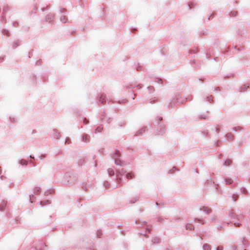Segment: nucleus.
Masks as SVG:
<instances>
[{
  "instance_id": "nucleus-1",
  "label": "nucleus",
  "mask_w": 250,
  "mask_h": 250,
  "mask_svg": "<svg viewBox=\"0 0 250 250\" xmlns=\"http://www.w3.org/2000/svg\"><path fill=\"white\" fill-rule=\"evenodd\" d=\"M188 99V98H185L182 96L180 94H176L174 98L169 102V107L171 108H174L177 105L179 104H183Z\"/></svg>"
},
{
  "instance_id": "nucleus-2",
  "label": "nucleus",
  "mask_w": 250,
  "mask_h": 250,
  "mask_svg": "<svg viewBox=\"0 0 250 250\" xmlns=\"http://www.w3.org/2000/svg\"><path fill=\"white\" fill-rule=\"evenodd\" d=\"M120 156V153L119 150H116L112 154V157L114 159L115 164L116 165L120 166L121 167H123L125 165V163L122 161L120 159H119V157Z\"/></svg>"
},
{
  "instance_id": "nucleus-3",
  "label": "nucleus",
  "mask_w": 250,
  "mask_h": 250,
  "mask_svg": "<svg viewBox=\"0 0 250 250\" xmlns=\"http://www.w3.org/2000/svg\"><path fill=\"white\" fill-rule=\"evenodd\" d=\"M229 216L230 217L231 219H236L238 221H242L244 218L243 215L234 214L232 210H231L229 212Z\"/></svg>"
},
{
  "instance_id": "nucleus-4",
  "label": "nucleus",
  "mask_w": 250,
  "mask_h": 250,
  "mask_svg": "<svg viewBox=\"0 0 250 250\" xmlns=\"http://www.w3.org/2000/svg\"><path fill=\"white\" fill-rule=\"evenodd\" d=\"M125 171L123 169H121V170H118L116 169V176L117 178L116 180L117 181L120 183H122V178L124 174H125Z\"/></svg>"
},
{
  "instance_id": "nucleus-5",
  "label": "nucleus",
  "mask_w": 250,
  "mask_h": 250,
  "mask_svg": "<svg viewBox=\"0 0 250 250\" xmlns=\"http://www.w3.org/2000/svg\"><path fill=\"white\" fill-rule=\"evenodd\" d=\"M82 141L85 144H88L90 141V136L86 133H83L82 135Z\"/></svg>"
},
{
  "instance_id": "nucleus-6",
  "label": "nucleus",
  "mask_w": 250,
  "mask_h": 250,
  "mask_svg": "<svg viewBox=\"0 0 250 250\" xmlns=\"http://www.w3.org/2000/svg\"><path fill=\"white\" fill-rule=\"evenodd\" d=\"M105 98H106V95L104 93H102V94H99L97 96V99L98 100V102L99 103H102V104H104L106 102Z\"/></svg>"
},
{
  "instance_id": "nucleus-7",
  "label": "nucleus",
  "mask_w": 250,
  "mask_h": 250,
  "mask_svg": "<svg viewBox=\"0 0 250 250\" xmlns=\"http://www.w3.org/2000/svg\"><path fill=\"white\" fill-rule=\"evenodd\" d=\"M41 191V188L38 187H36L34 188V194H32L30 195V202L31 203L33 202V197L34 196V194H38L39 192Z\"/></svg>"
},
{
  "instance_id": "nucleus-8",
  "label": "nucleus",
  "mask_w": 250,
  "mask_h": 250,
  "mask_svg": "<svg viewBox=\"0 0 250 250\" xmlns=\"http://www.w3.org/2000/svg\"><path fill=\"white\" fill-rule=\"evenodd\" d=\"M8 9H9V7L8 6L4 7V8L3 9V11L2 13V16H1V17H2L1 21H4V22H6L5 14L6 12L8 11Z\"/></svg>"
},
{
  "instance_id": "nucleus-9",
  "label": "nucleus",
  "mask_w": 250,
  "mask_h": 250,
  "mask_svg": "<svg viewBox=\"0 0 250 250\" xmlns=\"http://www.w3.org/2000/svg\"><path fill=\"white\" fill-rule=\"evenodd\" d=\"M54 18V15L53 14H48L45 17V20L46 21H48L49 22H51L52 23V21H53Z\"/></svg>"
},
{
  "instance_id": "nucleus-10",
  "label": "nucleus",
  "mask_w": 250,
  "mask_h": 250,
  "mask_svg": "<svg viewBox=\"0 0 250 250\" xmlns=\"http://www.w3.org/2000/svg\"><path fill=\"white\" fill-rule=\"evenodd\" d=\"M7 201L2 200L0 204V211L4 210L6 207Z\"/></svg>"
},
{
  "instance_id": "nucleus-11",
  "label": "nucleus",
  "mask_w": 250,
  "mask_h": 250,
  "mask_svg": "<svg viewBox=\"0 0 250 250\" xmlns=\"http://www.w3.org/2000/svg\"><path fill=\"white\" fill-rule=\"evenodd\" d=\"M146 130V127L144 126L142 128H141L140 130L137 131L135 134L136 136H139L142 135V134L145 132Z\"/></svg>"
},
{
  "instance_id": "nucleus-12",
  "label": "nucleus",
  "mask_w": 250,
  "mask_h": 250,
  "mask_svg": "<svg viewBox=\"0 0 250 250\" xmlns=\"http://www.w3.org/2000/svg\"><path fill=\"white\" fill-rule=\"evenodd\" d=\"M53 135L54 138H56V139H58L60 138V133L57 129H54L53 130Z\"/></svg>"
},
{
  "instance_id": "nucleus-13",
  "label": "nucleus",
  "mask_w": 250,
  "mask_h": 250,
  "mask_svg": "<svg viewBox=\"0 0 250 250\" xmlns=\"http://www.w3.org/2000/svg\"><path fill=\"white\" fill-rule=\"evenodd\" d=\"M200 210L204 212L206 214L209 213L211 212V209L206 207H202Z\"/></svg>"
},
{
  "instance_id": "nucleus-14",
  "label": "nucleus",
  "mask_w": 250,
  "mask_h": 250,
  "mask_svg": "<svg viewBox=\"0 0 250 250\" xmlns=\"http://www.w3.org/2000/svg\"><path fill=\"white\" fill-rule=\"evenodd\" d=\"M166 130V128L165 126H161L160 127V130L158 133V135H163L165 133Z\"/></svg>"
},
{
  "instance_id": "nucleus-15",
  "label": "nucleus",
  "mask_w": 250,
  "mask_h": 250,
  "mask_svg": "<svg viewBox=\"0 0 250 250\" xmlns=\"http://www.w3.org/2000/svg\"><path fill=\"white\" fill-rule=\"evenodd\" d=\"M248 246V241L245 239L244 238L243 241H242V248L243 249L245 247H247Z\"/></svg>"
},
{
  "instance_id": "nucleus-16",
  "label": "nucleus",
  "mask_w": 250,
  "mask_h": 250,
  "mask_svg": "<svg viewBox=\"0 0 250 250\" xmlns=\"http://www.w3.org/2000/svg\"><path fill=\"white\" fill-rule=\"evenodd\" d=\"M134 173L132 172L127 173L125 174L126 179H131L134 177Z\"/></svg>"
},
{
  "instance_id": "nucleus-17",
  "label": "nucleus",
  "mask_w": 250,
  "mask_h": 250,
  "mask_svg": "<svg viewBox=\"0 0 250 250\" xmlns=\"http://www.w3.org/2000/svg\"><path fill=\"white\" fill-rule=\"evenodd\" d=\"M225 181L226 184H227V185L232 184L233 183V181L231 178H230L229 177H226L225 179Z\"/></svg>"
},
{
  "instance_id": "nucleus-18",
  "label": "nucleus",
  "mask_w": 250,
  "mask_h": 250,
  "mask_svg": "<svg viewBox=\"0 0 250 250\" xmlns=\"http://www.w3.org/2000/svg\"><path fill=\"white\" fill-rule=\"evenodd\" d=\"M203 250H211V247L208 244H204L203 246Z\"/></svg>"
},
{
  "instance_id": "nucleus-19",
  "label": "nucleus",
  "mask_w": 250,
  "mask_h": 250,
  "mask_svg": "<svg viewBox=\"0 0 250 250\" xmlns=\"http://www.w3.org/2000/svg\"><path fill=\"white\" fill-rule=\"evenodd\" d=\"M226 138L229 141H232L233 139V135L231 133H228L226 135Z\"/></svg>"
},
{
  "instance_id": "nucleus-20",
  "label": "nucleus",
  "mask_w": 250,
  "mask_h": 250,
  "mask_svg": "<svg viewBox=\"0 0 250 250\" xmlns=\"http://www.w3.org/2000/svg\"><path fill=\"white\" fill-rule=\"evenodd\" d=\"M194 227L193 225L191 224L188 223L186 225V229L188 230H193L194 229Z\"/></svg>"
},
{
  "instance_id": "nucleus-21",
  "label": "nucleus",
  "mask_w": 250,
  "mask_h": 250,
  "mask_svg": "<svg viewBox=\"0 0 250 250\" xmlns=\"http://www.w3.org/2000/svg\"><path fill=\"white\" fill-rule=\"evenodd\" d=\"M213 97H212V95H209V96H207L206 98V102H208L209 103H211L213 102Z\"/></svg>"
},
{
  "instance_id": "nucleus-22",
  "label": "nucleus",
  "mask_w": 250,
  "mask_h": 250,
  "mask_svg": "<svg viewBox=\"0 0 250 250\" xmlns=\"http://www.w3.org/2000/svg\"><path fill=\"white\" fill-rule=\"evenodd\" d=\"M90 186L91 185L85 183L83 184L82 188L85 190H87Z\"/></svg>"
},
{
  "instance_id": "nucleus-23",
  "label": "nucleus",
  "mask_w": 250,
  "mask_h": 250,
  "mask_svg": "<svg viewBox=\"0 0 250 250\" xmlns=\"http://www.w3.org/2000/svg\"><path fill=\"white\" fill-rule=\"evenodd\" d=\"M60 21L63 23H65L67 21V17L64 15H62L60 17Z\"/></svg>"
},
{
  "instance_id": "nucleus-24",
  "label": "nucleus",
  "mask_w": 250,
  "mask_h": 250,
  "mask_svg": "<svg viewBox=\"0 0 250 250\" xmlns=\"http://www.w3.org/2000/svg\"><path fill=\"white\" fill-rule=\"evenodd\" d=\"M151 241L154 244L159 243L160 242V239L157 237H155L153 238Z\"/></svg>"
},
{
  "instance_id": "nucleus-25",
  "label": "nucleus",
  "mask_w": 250,
  "mask_h": 250,
  "mask_svg": "<svg viewBox=\"0 0 250 250\" xmlns=\"http://www.w3.org/2000/svg\"><path fill=\"white\" fill-rule=\"evenodd\" d=\"M19 163L21 165L27 166L28 162L24 159H21L19 161Z\"/></svg>"
},
{
  "instance_id": "nucleus-26",
  "label": "nucleus",
  "mask_w": 250,
  "mask_h": 250,
  "mask_svg": "<svg viewBox=\"0 0 250 250\" xmlns=\"http://www.w3.org/2000/svg\"><path fill=\"white\" fill-rule=\"evenodd\" d=\"M107 172L109 176H111L114 175V171L112 168H108L107 169Z\"/></svg>"
},
{
  "instance_id": "nucleus-27",
  "label": "nucleus",
  "mask_w": 250,
  "mask_h": 250,
  "mask_svg": "<svg viewBox=\"0 0 250 250\" xmlns=\"http://www.w3.org/2000/svg\"><path fill=\"white\" fill-rule=\"evenodd\" d=\"M208 112H207L202 115H200L199 117L201 119H205L208 117Z\"/></svg>"
},
{
  "instance_id": "nucleus-28",
  "label": "nucleus",
  "mask_w": 250,
  "mask_h": 250,
  "mask_svg": "<svg viewBox=\"0 0 250 250\" xmlns=\"http://www.w3.org/2000/svg\"><path fill=\"white\" fill-rule=\"evenodd\" d=\"M2 33L4 35H6L7 36H10V34L9 31L6 29H2Z\"/></svg>"
},
{
  "instance_id": "nucleus-29",
  "label": "nucleus",
  "mask_w": 250,
  "mask_h": 250,
  "mask_svg": "<svg viewBox=\"0 0 250 250\" xmlns=\"http://www.w3.org/2000/svg\"><path fill=\"white\" fill-rule=\"evenodd\" d=\"M231 163H232V161L231 160L227 159L224 162V165L226 166H229L230 165Z\"/></svg>"
},
{
  "instance_id": "nucleus-30",
  "label": "nucleus",
  "mask_w": 250,
  "mask_h": 250,
  "mask_svg": "<svg viewBox=\"0 0 250 250\" xmlns=\"http://www.w3.org/2000/svg\"><path fill=\"white\" fill-rule=\"evenodd\" d=\"M232 130L234 131H238L242 130V127L241 126H235L232 128Z\"/></svg>"
},
{
  "instance_id": "nucleus-31",
  "label": "nucleus",
  "mask_w": 250,
  "mask_h": 250,
  "mask_svg": "<svg viewBox=\"0 0 250 250\" xmlns=\"http://www.w3.org/2000/svg\"><path fill=\"white\" fill-rule=\"evenodd\" d=\"M49 204H50V202L49 200H45L44 201H41L40 202V204L42 206L45 205Z\"/></svg>"
},
{
  "instance_id": "nucleus-32",
  "label": "nucleus",
  "mask_w": 250,
  "mask_h": 250,
  "mask_svg": "<svg viewBox=\"0 0 250 250\" xmlns=\"http://www.w3.org/2000/svg\"><path fill=\"white\" fill-rule=\"evenodd\" d=\"M103 129V127L102 126H98L96 130H95V133L97 132H101Z\"/></svg>"
},
{
  "instance_id": "nucleus-33",
  "label": "nucleus",
  "mask_w": 250,
  "mask_h": 250,
  "mask_svg": "<svg viewBox=\"0 0 250 250\" xmlns=\"http://www.w3.org/2000/svg\"><path fill=\"white\" fill-rule=\"evenodd\" d=\"M136 224H141L142 226L146 225V222L145 221L140 222L139 220H136Z\"/></svg>"
},
{
  "instance_id": "nucleus-34",
  "label": "nucleus",
  "mask_w": 250,
  "mask_h": 250,
  "mask_svg": "<svg viewBox=\"0 0 250 250\" xmlns=\"http://www.w3.org/2000/svg\"><path fill=\"white\" fill-rule=\"evenodd\" d=\"M146 232H148L149 233L151 230V226H148V225H146Z\"/></svg>"
},
{
  "instance_id": "nucleus-35",
  "label": "nucleus",
  "mask_w": 250,
  "mask_h": 250,
  "mask_svg": "<svg viewBox=\"0 0 250 250\" xmlns=\"http://www.w3.org/2000/svg\"><path fill=\"white\" fill-rule=\"evenodd\" d=\"M237 15V12L236 11H231L230 13V15L231 17H235Z\"/></svg>"
},
{
  "instance_id": "nucleus-36",
  "label": "nucleus",
  "mask_w": 250,
  "mask_h": 250,
  "mask_svg": "<svg viewBox=\"0 0 250 250\" xmlns=\"http://www.w3.org/2000/svg\"><path fill=\"white\" fill-rule=\"evenodd\" d=\"M248 88H249V85L248 84H244L243 86L242 87V90L241 91H244L246 90Z\"/></svg>"
},
{
  "instance_id": "nucleus-37",
  "label": "nucleus",
  "mask_w": 250,
  "mask_h": 250,
  "mask_svg": "<svg viewBox=\"0 0 250 250\" xmlns=\"http://www.w3.org/2000/svg\"><path fill=\"white\" fill-rule=\"evenodd\" d=\"M241 190L244 194H247L248 192L247 189L243 187L241 188Z\"/></svg>"
},
{
  "instance_id": "nucleus-38",
  "label": "nucleus",
  "mask_w": 250,
  "mask_h": 250,
  "mask_svg": "<svg viewBox=\"0 0 250 250\" xmlns=\"http://www.w3.org/2000/svg\"><path fill=\"white\" fill-rule=\"evenodd\" d=\"M147 89L150 92H153L154 91V87L153 86H148Z\"/></svg>"
},
{
  "instance_id": "nucleus-39",
  "label": "nucleus",
  "mask_w": 250,
  "mask_h": 250,
  "mask_svg": "<svg viewBox=\"0 0 250 250\" xmlns=\"http://www.w3.org/2000/svg\"><path fill=\"white\" fill-rule=\"evenodd\" d=\"M109 185V183H108L107 181H105V182L104 183V186L105 188H107V187H108Z\"/></svg>"
},
{
  "instance_id": "nucleus-40",
  "label": "nucleus",
  "mask_w": 250,
  "mask_h": 250,
  "mask_svg": "<svg viewBox=\"0 0 250 250\" xmlns=\"http://www.w3.org/2000/svg\"><path fill=\"white\" fill-rule=\"evenodd\" d=\"M13 26L14 27H17L18 26V22L17 21H14L12 23Z\"/></svg>"
},
{
  "instance_id": "nucleus-41",
  "label": "nucleus",
  "mask_w": 250,
  "mask_h": 250,
  "mask_svg": "<svg viewBox=\"0 0 250 250\" xmlns=\"http://www.w3.org/2000/svg\"><path fill=\"white\" fill-rule=\"evenodd\" d=\"M10 120L11 122L14 123L16 122V119L14 117H10Z\"/></svg>"
},
{
  "instance_id": "nucleus-42",
  "label": "nucleus",
  "mask_w": 250,
  "mask_h": 250,
  "mask_svg": "<svg viewBox=\"0 0 250 250\" xmlns=\"http://www.w3.org/2000/svg\"><path fill=\"white\" fill-rule=\"evenodd\" d=\"M176 169V168L175 167H173L172 169H170L169 170V172L171 173H173L174 171Z\"/></svg>"
},
{
  "instance_id": "nucleus-43",
  "label": "nucleus",
  "mask_w": 250,
  "mask_h": 250,
  "mask_svg": "<svg viewBox=\"0 0 250 250\" xmlns=\"http://www.w3.org/2000/svg\"><path fill=\"white\" fill-rule=\"evenodd\" d=\"M234 225L235 227H239L241 225V224L236 222H234Z\"/></svg>"
},
{
  "instance_id": "nucleus-44",
  "label": "nucleus",
  "mask_w": 250,
  "mask_h": 250,
  "mask_svg": "<svg viewBox=\"0 0 250 250\" xmlns=\"http://www.w3.org/2000/svg\"><path fill=\"white\" fill-rule=\"evenodd\" d=\"M143 69V67L142 66H138L137 67V71H142Z\"/></svg>"
},
{
  "instance_id": "nucleus-45",
  "label": "nucleus",
  "mask_w": 250,
  "mask_h": 250,
  "mask_svg": "<svg viewBox=\"0 0 250 250\" xmlns=\"http://www.w3.org/2000/svg\"><path fill=\"white\" fill-rule=\"evenodd\" d=\"M18 45V44H17V42H14L12 44V47L13 48H15Z\"/></svg>"
},
{
  "instance_id": "nucleus-46",
  "label": "nucleus",
  "mask_w": 250,
  "mask_h": 250,
  "mask_svg": "<svg viewBox=\"0 0 250 250\" xmlns=\"http://www.w3.org/2000/svg\"><path fill=\"white\" fill-rule=\"evenodd\" d=\"M83 123L84 124L86 125L88 123V121L86 118H84L83 119Z\"/></svg>"
},
{
  "instance_id": "nucleus-47",
  "label": "nucleus",
  "mask_w": 250,
  "mask_h": 250,
  "mask_svg": "<svg viewBox=\"0 0 250 250\" xmlns=\"http://www.w3.org/2000/svg\"><path fill=\"white\" fill-rule=\"evenodd\" d=\"M195 220H196L197 222H199V223H200L204 224V222H203V220H200V219H195Z\"/></svg>"
},
{
  "instance_id": "nucleus-48",
  "label": "nucleus",
  "mask_w": 250,
  "mask_h": 250,
  "mask_svg": "<svg viewBox=\"0 0 250 250\" xmlns=\"http://www.w3.org/2000/svg\"><path fill=\"white\" fill-rule=\"evenodd\" d=\"M232 250H236L237 249V247L236 245H233L231 247Z\"/></svg>"
},
{
  "instance_id": "nucleus-49",
  "label": "nucleus",
  "mask_w": 250,
  "mask_h": 250,
  "mask_svg": "<svg viewBox=\"0 0 250 250\" xmlns=\"http://www.w3.org/2000/svg\"><path fill=\"white\" fill-rule=\"evenodd\" d=\"M216 250H223V247L222 246H218L216 248Z\"/></svg>"
},
{
  "instance_id": "nucleus-50",
  "label": "nucleus",
  "mask_w": 250,
  "mask_h": 250,
  "mask_svg": "<svg viewBox=\"0 0 250 250\" xmlns=\"http://www.w3.org/2000/svg\"><path fill=\"white\" fill-rule=\"evenodd\" d=\"M30 163L32 164L33 167H36L37 166V164L36 163L34 162L33 161L30 160Z\"/></svg>"
},
{
  "instance_id": "nucleus-51",
  "label": "nucleus",
  "mask_w": 250,
  "mask_h": 250,
  "mask_svg": "<svg viewBox=\"0 0 250 250\" xmlns=\"http://www.w3.org/2000/svg\"><path fill=\"white\" fill-rule=\"evenodd\" d=\"M219 130H220L219 127L218 125H217L216 127H215V131H216L217 133H218V132H219Z\"/></svg>"
},
{
  "instance_id": "nucleus-52",
  "label": "nucleus",
  "mask_w": 250,
  "mask_h": 250,
  "mask_svg": "<svg viewBox=\"0 0 250 250\" xmlns=\"http://www.w3.org/2000/svg\"><path fill=\"white\" fill-rule=\"evenodd\" d=\"M232 198H233V199H234V201H236L237 200V198H238V196L237 195H233L232 196Z\"/></svg>"
},
{
  "instance_id": "nucleus-53",
  "label": "nucleus",
  "mask_w": 250,
  "mask_h": 250,
  "mask_svg": "<svg viewBox=\"0 0 250 250\" xmlns=\"http://www.w3.org/2000/svg\"><path fill=\"white\" fill-rule=\"evenodd\" d=\"M70 142V140L69 139H67L65 141V144H69Z\"/></svg>"
},
{
  "instance_id": "nucleus-54",
  "label": "nucleus",
  "mask_w": 250,
  "mask_h": 250,
  "mask_svg": "<svg viewBox=\"0 0 250 250\" xmlns=\"http://www.w3.org/2000/svg\"><path fill=\"white\" fill-rule=\"evenodd\" d=\"M138 89L141 88L142 87V85L141 84H139L137 85Z\"/></svg>"
},
{
  "instance_id": "nucleus-55",
  "label": "nucleus",
  "mask_w": 250,
  "mask_h": 250,
  "mask_svg": "<svg viewBox=\"0 0 250 250\" xmlns=\"http://www.w3.org/2000/svg\"><path fill=\"white\" fill-rule=\"evenodd\" d=\"M45 157V154H42V155L40 156V158L42 159V158H44Z\"/></svg>"
},
{
  "instance_id": "nucleus-56",
  "label": "nucleus",
  "mask_w": 250,
  "mask_h": 250,
  "mask_svg": "<svg viewBox=\"0 0 250 250\" xmlns=\"http://www.w3.org/2000/svg\"><path fill=\"white\" fill-rule=\"evenodd\" d=\"M134 86H133L132 85L128 86H127V88L128 89H129V88H134Z\"/></svg>"
},
{
  "instance_id": "nucleus-57",
  "label": "nucleus",
  "mask_w": 250,
  "mask_h": 250,
  "mask_svg": "<svg viewBox=\"0 0 250 250\" xmlns=\"http://www.w3.org/2000/svg\"><path fill=\"white\" fill-rule=\"evenodd\" d=\"M5 178V177L4 176H0V179H1L2 180H4Z\"/></svg>"
},
{
  "instance_id": "nucleus-58",
  "label": "nucleus",
  "mask_w": 250,
  "mask_h": 250,
  "mask_svg": "<svg viewBox=\"0 0 250 250\" xmlns=\"http://www.w3.org/2000/svg\"><path fill=\"white\" fill-rule=\"evenodd\" d=\"M66 11V10L65 9H63L62 11H61V12L62 13H64Z\"/></svg>"
},
{
  "instance_id": "nucleus-59",
  "label": "nucleus",
  "mask_w": 250,
  "mask_h": 250,
  "mask_svg": "<svg viewBox=\"0 0 250 250\" xmlns=\"http://www.w3.org/2000/svg\"><path fill=\"white\" fill-rule=\"evenodd\" d=\"M36 132H37V131H36V130H33L32 131V134H34V133H36Z\"/></svg>"
},
{
  "instance_id": "nucleus-60",
  "label": "nucleus",
  "mask_w": 250,
  "mask_h": 250,
  "mask_svg": "<svg viewBox=\"0 0 250 250\" xmlns=\"http://www.w3.org/2000/svg\"><path fill=\"white\" fill-rule=\"evenodd\" d=\"M30 158L31 159H34V157H33V156H31V155H30Z\"/></svg>"
},
{
  "instance_id": "nucleus-61",
  "label": "nucleus",
  "mask_w": 250,
  "mask_h": 250,
  "mask_svg": "<svg viewBox=\"0 0 250 250\" xmlns=\"http://www.w3.org/2000/svg\"><path fill=\"white\" fill-rule=\"evenodd\" d=\"M162 119H163V118H162V117H159V121H162Z\"/></svg>"
},
{
  "instance_id": "nucleus-62",
  "label": "nucleus",
  "mask_w": 250,
  "mask_h": 250,
  "mask_svg": "<svg viewBox=\"0 0 250 250\" xmlns=\"http://www.w3.org/2000/svg\"><path fill=\"white\" fill-rule=\"evenodd\" d=\"M48 193H49V191H46V192H45V195H47Z\"/></svg>"
},
{
  "instance_id": "nucleus-63",
  "label": "nucleus",
  "mask_w": 250,
  "mask_h": 250,
  "mask_svg": "<svg viewBox=\"0 0 250 250\" xmlns=\"http://www.w3.org/2000/svg\"><path fill=\"white\" fill-rule=\"evenodd\" d=\"M145 236L146 237V238H147L148 237V236L146 234H145Z\"/></svg>"
},
{
  "instance_id": "nucleus-64",
  "label": "nucleus",
  "mask_w": 250,
  "mask_h": 250,
  "mask_svg": "<svg viewBox=\"0 0 250 250\" xmlns=\"http://www.w3.org/2000/svg\"><path fill=\"white\" fill-rule=\"evenodd\" d=\"M110 119H108V120L107 121V122H108V123H110Z\"/></svg>"
}]
</instances>
